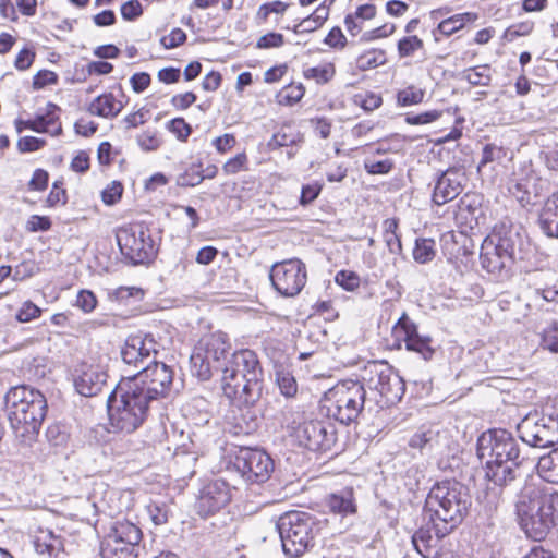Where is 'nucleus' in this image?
<instances>
[{
    "mask_svg": "<svg viewBox=\"0 0 558 558\" xmlns=\"http://www.w3.org/2000/svg\"><path fill=\"white\" fill-rule=\"evenodd\" d=\"M221 390L230 401L255 404L262 397L264 371L257 353L244 348L230 353L221 368Z\"/></svg>",
    "mask_w": 558,
    "mask_h": 558,
    "instance_id": "nucleus-1",
    "label": "nucleus"
},
{
    "mask_svg": "<svg viewBox=\"0 0 558 558\" xmlns=\"http://www.w3.org/2000/svg\"><path fill=\"white\" fill-rule=\"evenodd\" d=\"M9 422L20 444L31 446L36 441L47 414V400L36 389L27 386L13 387L7 393Z\"/></svg>",
    "mask_w": 558,
    "mask_h": 558,
    "instance_id": "nucleus-2",
    "label": "nucleus"
},
{
    "mask_svg": "<svg viewBox=\"0 0 558 558\" xmlns=\"http://www.w3.org/2000/svg\"><path fill=\"white\" fill-rule=\"evenodd\" d=\"M470 506L466 489L457 481L433 485L425 500V510L438 538L448 535L463 519Z\"/></svg>",
    "mask_w": 558,
    "mask_h": 558,
    "instance_id": "nucleus-3",
    "label": "nucleus"
},
{
    "mask_svg": "<svg viewBox=\"0 0 558 558\" xmlns=\"http://www.w3.org/2000/svg\"><path fill=\"white\" fill-rule=\"evenodd\" d=\"M148 400L134 381H122L108 398L109 424L113 432L131 434L145 422Z\"/></svg>",
    "mask_w": 558,
    "mask_h": 558,
    "instance_id": "nucleus-4",
    "label": "nucleus"
},
{
    "mask_svg": "<svg viewBox=\"0 0 558 558\" xmlns=\"http://www.w3.org/2000/svg\"><path fill=\"white\" fill-rule=\"evenodd\" d=\"M232 349L230 336L222 330L208 331L195 342L190 356L191 374L202 381L209 380L221 369Z\"/></svg>",
    "mask_w": 558,
    "mask_h": 558,
    "instance_id": "nucleus-5",
    "label": "nucleus"
},
{
    "mask_svg": "<svg viewBox=\"0 0 558 558\" xmlns=\"http://www.w3.org/2000/svg\"><path fill=\"white\" fill-rule=\"evenodd\" d=\"M366 391L357 380H340L329 388L320 400L326 415L342 424L356 421L364 409Z\"/></svg>",
    "mask_w": 558,
    "mask_h": 558,
    "instance_id": "nucleus-6",
    "label": "nucleus"
},
{
    "mask_svg": "<svg viewBox=\"0 0 558 558\" xmlns=\"http://www.w3.org/2000/svg\"><path fill=\"white\" fill-rule=\"evenodd\" d=\"M122 256L133 265L150 264L158 254L159 243L144 221H130L114 229Z\"/></svg>",
    "mask_w": 558,
    "mask_h": 558,
    "instance_id": "nucleus-7",
    "label": "nucleus"
},
{
    "mask_svg": "<svg viewBox=\"0 0 558 558\" xmlns=\"http://www.w3.org/2000/svg\"><path fill=\"white\" fill-rule=\"evenodd\" d=\"M514 258L512 225L508 221L496 223L481 246L482 267L488 272H500Z\"/></svg>",
    "mask_w": 558,
    "mask_h": 558,
    "instance_id": "nucleus-8",
    "label": "nucleus"
},
{
    "mask_svg": "<svg viewBox=\"0 0 558 558\" xmlns=\"http://www.w3.org/2000/svg\"><path fill=\"white\" fill-rule=\"evenodd\" d=\"M517 514L519 524L529 538L535 542L546 538L547 527L543 521L541 486L532 483L523 486L517 502Z\"/></svg>",
    "mask_w": 558,
    "mask_h": 558,
    "instance_id": "nucleus-9",
    "label": "nucleus"
},
{
    "mask_svg": "<svg viewBox=\"0 0 558 558\" xmlns=\"http://www.w3.org/2000/svg\"><path fill=\"white\" fill-rule=\"evenodd\" d=\"M312 517L305 512L286 513L279 520L278 529L286 555L302 556L313 542Z\"/></svg>",
    "mask_w": 558,
    "mask_h": 558,
    "instance_id": "nucleus-10",
    "label": "nucleus"
},
{
    "mask_svg": "<svg viewBox=\"0 0 558 558\" xmlns=\"http://www.w3.org/2000/svg\"><path fill=\"white\" fill-rule=\"evenodd\" d=\"M391 337L395 350L404 348L408 352L415 353L425 361H430L435 355L433 338L420 333L417 324L405 312L393 324Z\"/></svg>",
    "mask_w": 558,
    "mask_h": 558,
    "instance_id": "nucleus-11",
    "label": "nucleus"
},
{
    "mask_svg": "<svg viewBox=\"0 0 558 558\" xmlns=\"http://www.w3.org/2000/svg\"><path fill=\"white\" fill-rule=\"evenodd\" d=\"M269 279L271 287L279 295L294 298L307 283V267L298 257L276 262L270 267Z\"/></svg>",
    "mask_w": 558,
    "mask_h": 558,
    "instance_id": "nucleus-12",
    "label": "nucleus"
},
{
    "mask_svg": "<svg viewBox=\"0 0 558 558\" xmlns=\"http://www.w3.org/2000/svg\"><path fill=\"white\" fill-rule=\"evenodd\" d=\"M230 463L242 478L251 484H262L270 478L275 464L264 450L240 447L231 457Z\"/></svg>",
    "mask_w": 558,
    "mask_h": 558,
    "instance_id": "nucleus-13",
    "label": "nucleus"
},
{
    "mask_svg": "<svg viewBox=\"0 0 558 558\" xmlns=\"http://www.w3.org/2000/svg\"><path fill=\"white\" fill-rule=\"evenodd\" d=\"M294 437L301 447L314 452H331L338 447L337 428L325 420L303 421L296 426Z\"/></svg>",
    "mask_w": 558,
    "mask_h": 558,
    "instance_id": "nucleus-14",
    "label": "nucleus"
},
{
    "mask_svg": "<svg viewBox=\"0 0 558 558\" xmlns=\"http://www.w3.org/2000/svg\"><path fill=\"white\" fill-rule=\"evenodd\" d=\"M365 372L369 375L364 378L368 381L371 388L376 390L385 407L397 404L405 392V381L403 378L387 363H372Z\"/></svg>",
    "mask_w": 558,
    "mask_h": 558,
    "instance_id": "nucleus-15",
    "label": "nucleus"
},
{
    "mask_svg": "<svg viewBox=\"0 0 558 558\" xmlns=\"http://www.w3.org/2000/svg\"><path fill=\"white\" fill-rule=\"evenodd\" d=\"M477 454L490 463L514 462L519 458L515 439L506 429H489L477 439Z\"/></svg>",
    "mask_w": 558,
    "mask_h": 558,
    "instance_id": "nucleus-16",
    "label": "nucleus"
},
{
    "mask_svg": "<svg viewBox=\"0 0 558 558\" xmlns=\"http://www.w3.org/2000/svg\"><path fill=\"white\" fill-rule=\"evenodd\" d=\"M232 499V487L222 478L205 482L199 488L194 504L195 513L207 519L220 512Z\"/></svg>",
    "mask_w": 558,
    "mask_h": 558,
    "instance_id": "nucleus-17",
    "label": "nucleus"
},
{
    "mask_svg": "<svg viewBox=\"0 0 558 558\" xmlns=\"http://www.w3.org/2000/svg\"><path fill=\"white\" fill-rule=\"evenodd\" d=\"M128 381L136 383L149 401L165 397L169 392L173 381V371L162 362H154Z\"/></svg>",
    "mask_w": 558,
    "mask_h": 558,
    "instance_id": "nucleus-18",
    "label": "nucleus"
},
{
    "mask_svg": "<svg viewBox=\"0 0 558 558\" xmlns=\"http://www.w3.org/2000/svg\"><path fill=\"white\" fill-rule=\"evenodd\" d=\"M107 380V373L99 356H88L74 368L73 383L76 391L85 397L98 395Z\"/></svg>",
    "mask_w": 558,
    "mask_h": 558,
    "instance_id": "nucleus-19",
    "label": "nucleus"
},
{
    "mask_svg": "<svg viewBox=\"0 0 558 558\" xmlns=\"http://www.w3.org/2000/svg\"><path fill=\"white\" fill-rule=\"evenodd\" d=\"M468 181L464 166H452L441 172L435 182L432 201L442 206L456 199L464 190Z\"/></svg>",
    "mask_w": 558,
    "mask_h": 558,
    "instance_id": "nucleus-20",
    "label": "nucleus"
},
{
    "mask_svg": "<svg viewBox=\"0 0 558 558\" xmlns=\"http://www.w3.org/2000/svg\"><path fill=\"white\" fill-rule=\"evenodd\" d=\"M156 342L151 335H131L126 338L121 350L122 360L130 365H137L138 362L156 352Z\"/></svg>",
    "mask_w": 558,
    "mask_h": 558,
    "instance_id": "nucleus-21",
    "label": "nucleus"
},
{
    "mask_svg": "<svg viewBox=\"0 0 558 558\" xmlns=\"http://www.w3.org/2000/svg\"><path fill=\"white\" fill-rule=\"evenodd\" d=\"M126 102L121 97L112 92H104L95 97L87 106L89 114L99 117L106 120L116 119L125 108Z\"/></svg>",
    "mask_w": 558,
    "mask_h": 558,
    "instance_id": "nucleus-22",
    "label": "nucleus"
},
{
    "mask_svg": "<svg viewBox=\"0 0 558 558\" xmlns=\"http://www.w3.org/2000/svg\"><path fill=\"white\" fill-rule=\"evenodd\" d=\"M33 545L36 553L46 558H59L64 551L63 537L49 527L36 529L33 535Z\"/></svg>",
    "mask_w": 558,
    "mask_h": 558,
    "instance_id": "nucleus-23",
    "label": "nucleus"
},
{
    "mask_svg": "<svg viewBox=\"0 0 558 558\" xmlns=\"http://www.w3.org/2000/svg\"><path fill=\"white\" fill-rule=\"evenodd\" d=\"M61 108L54 102H47L43 113L34 117L35 132L46 133L52 137L62 135L63 128L60 118Z\"/></svg>",
    "mask_w": 558,
    "mask_h": 558,
    "instance_id": "nucleus-24",
    "label": "nucleus"
},
{
    "mask_svg": "<svg viewBox=\"0 0 558 558\" xmlns=\"http://www.w3.org/2000/svg\"><path fill=\"white\" fill-rule=\"evenodd\" d=\"M235 409L231 410V421L234 434H253L258 426L257 416L252 407L254 404L241 403L239 401L231 402Z\"/></svg>",
    "mask_w": 558,
    "mask_h": 558,
    "instance_id": "nucleus-25",
    "label": "nucleus"
},
{
    "mask_svg": "<svg viewBox=\"0 0 558 558\" xmlns=\"http://www.w3.org/2000/svg\"><path fill=\"white\" fill-rule=\"evenodd\" d=\"M302 77L317 86L329 85L337 76V65L333 61L323 60L316 64L303 63Z\"/></svg>",
    "mask_w": 558,
    "mask_h": 558,
    "instance_id": "nucleus-26",
    "label": "nucleus"
},
{
    "mask_svg": "<svg viewBox=\"0 0 558 558\" xmlns=\"http://www.w3.org/2000/svg\"><path fill=\"white\" fill-rule=\"evenodd\" d=\"M539 179L534 173H527L519 178L510 189L512 195L522 206H529L535 203L539 196Z\"/></svg>",
    "mask_w": 558,
    "mask_h": 558,
    "instance_id": "nucleus-27",
    "label": "nucleus"
},
{
    "mask_svg": "<svg viewBox=\"0 0 558 558\" xmlns=\"http://www.w3.org/2000/svg\"><path fill=\"white\" fill-rule=\"evenodd\" d=\"M477 19L478 15L475 12H463L441 20L433 31L435 41H439L437 34L444 37H450L463 29L468 24H473Z\"/></svg>",
    "mask_w": 558,
    "mask_h": 558,
    "instance_id": "nucleus-28",
    "label": "nucleus"
},
{
    "mask_svg": "<svg viewBox=\"0 0 558 558\" xmlns=\"http://www.w3.org/2000/svg\"><path fill=\"white\" fill-rule=\"evenodd\" d=\"M538 225L547 236L558 238V190L545 201Z\"/></svg>",
    "mask_w": 558,
    "mask_h": 558,
    "instance_id": "nucleus-29",
    "label": "nucleus"
},
{
    "mask_svg": "<svg viewBox=\"0 0 558 558\" xmlns=\"http://www.w3.org/2000/svg\"><path fill=\"white\" fill-rule=\"evenodd\" d=\"M136 547L137 544L124 543L106 534L101 542L100 555L101 558H137Z\"/></svg>",
    "mask_w": 558,
    "mask_h": 558,
    "instance_id": "nucleus-30",
    "label": "nucleus"
},
{
    "mask_svg": "<svg viewBox=\"0 0 558 558\" xmlns=\"http://www.w3.org/2000/svg\"><path fill=\"white\" fill-rule=\"evenodd\" d=\"M327 1L328 0H324L311 14L296 23L292 27V32L295 35H304L322 28L329 19V5H327Z\"/></svg>",
    "mask_w": 558,
    "mask_h": 558,
    "instance_id": "nucleus-31",
    "label": "nucleus"
},
{
    "mask_svg": "<svg viewBox=\"0 0 558 558\" xmlns=\"http://www.w3.org/2000/svg\"><path fill=\"white\" fill-rule=\"evenodd\" d=\"M513 465H518L514 461L512 462H498L489 461L485 462V477L495 486H505L514 480L515 474Z\"/></svg>",
    "mask_w": 558,
    "mask_h": 558,
    "instance_id": "nucleus-32",
    "label": "nucleus"
},
{
    "mask_svg": "<svg viewBox=\"0 0 558 558\" xmlns=\"http://www.w3.org/2000/svg\"><path fill=\"white\" fill-rule=\"evenodd\" d=\"M326 506L328 507L329 512L333 514H339L341 517L354 514L356 512V504L353 490L350 488L328 495L326 498Z\"/></svg>",
    "mask_w": 558,
    "mask_h": 558,
    "instance_id": "nucleus-33",
    "label": "nucleus"
},
{
    "mask_svg": "<svg viewBox=\"0 0 558 558\" xmlns=\"http://www.w3.org/2000/svg\"><path fill=\"white\" fill-rule=\"evenodd\" d=\"M518 432L521 439L532 447L545 448L553 444V440L546 436L545 426L532 423L529 420L519 424Z\"/></svg>",
    "mask_w": 558,
    "mask_h": 558,
    "instance_id": "nucleus-34",
    "label": "nucleus"
},
{
    "mask_svg": "<svg viewBox=\"0 0 558 558\" xmlns=\"http://www.w3.org/2000/svg\"><path fill=\"white\" fill-rule=\"evenodd\" d=\"M426 88L417 84H408L397 89L396 106L400 108L420 106L425 101Z\"/></svg>",
    "mask_w": 558,
    "mask_h": 558,
    "instance_id": "nucleus-35",
    "label": "nucleus"
},
{
    "mask_svg": "<svg viewBox=\"0 0 558 558\" xmlns=\"http://www.w3.org/2000/svg\"><path fill=\"white\" fill-rule=\"evenodd\" d=\"M543 521L546 523L547 535L558 525V492L541 486Z\"/></svg>",
    "mask_w": 558,
    "mask_h": 558,
    "instance_id": "nucleus-36",
    "label": "nucleus"
},
{
    "mask_svg": "<svg viewBox=\"0 0 558 558\" xmlns=\"http://www.w3.org/2000/svg\"><path fill=\"white\" fill-rule=\"evenodd\" d=\"M306 94V87L302 82L291 81L282 86L275 95L277 105L293 107L302 101Z\"/></svg>",
    "mask_w": 558,
    "mask_h": 558,
    "instance_id": "nucleus-37",
    "label": "nucleus"
},
{
    "mask_svg": "<svg viewBox=\"0 0 558 558\" xmlns=\"http://www.w3.org/2000/svg\"><path fill=\"white\" fill-rule=\"evenodd\" d=\"M387 63L386 50L368 48L359 53L354 60L355 68L361 72L377 69Z\"/></svg>",
    "mask_w": 558,
    "mask_h": 558,
    "instance_id": "nucleus-38",
    "label": "nucleus"
},
{
    "mask_svg": "<svg viewBox=\"0 0 558 558\" xmlns=\"http://www.w3.org/2000/svg\"><path fill=\"white\" fill-rule=\"evenodd\" d=\"M107 535H112L117 539L124 541V543L131 542L137 545L143 536L141 529L125 519L113 522Z\"/></svg>",
    "mask_w": 558,
    "mask_h": 558,
    "instance_id": "nucleus-39",
    "label": "nucleus"
},
{
    "mask_svg": "<svg viewBox=\"0 0 558 558\" xmlns=\"http://www.w3.org/2000/svg\"><path fill=\"white\" fill-rule=\"evenodd\" d=\"M383 240L391 254L400 255L402 253L398 218H387L383 221Z\"/></svg>",
    "mask_w": 558,
    "mask_h": 558,
    "instance_id": "nucleus-40",
    "label": "nucleus"
},
{
    "mask_svg": "<svg viewBox=\"0 0 558 558\" xmlns=\"http://www.w3.org/2000/svg\"><path fill=\"white\" fill-rule=\"evenodd\" d=\"M537 472L544 481L558 485V447L539 459Z\"/></svg>",
    "mask_w": 558,
    "mask_h": 558,
    "instance_id": "nucleus-41",
    "label": "nucleus"
},
{
    "mask_svg": "<svg viewBox=\"0 0 558 558\" xmlns=\"http://www.w3.org/2000/svg\"><path fill=\"white\" fill-rule=\"evenodd\" d=\"M451 112L453 114H457L459 112V108L458 107L447 108L445 110L430 109V110H426V111H423L420 113L408 112L404 114V122L408 125L432 124V123L438 121L444 116V113H451Z\"/></svg>",
    "mask_w": 558,
    "mask_h": 558,
    "instance_id": "nucleus-42",
    "label": "nucleus"
},
{
    "mask_svg": "<svg viewBox=\"0 0 558 558\" xmlns=\"http://www.w3.org/2000/svg\"><path fill=\"white\" fill-rule=\"evenodd\" d=\"M399 59L413 58L416 53L425 51V43L417 35H404L396 44Z\"/></svg>",
    "mask_w": 558,
    "mask_h": 558,
    "instance_id": "nucleus-43",
    "label": "nucleus"
},
{
    "mask_svg": "<svg viewBox=\"0 0 558 558\" xmlns=\"http://www.w3.org/2000/svg\"><path fill=\"white\" fill-rule=\"evenodd\" d=\"M145 296V290L140 287L121 286L108 293V299L120 305H129L131 301L141 302Z\"/></svg>",
    "mask_w": 558,
    "mask_h": 558,
    "instance_id": "nucleus-44",
    "label": "nucleus"
},
{
    "mask_svg": "<svg viewBox=\"0 0 558 558\" xmlns=\"http://www.w3.org/2000/svg\"><path fill=\"white\" fill-rule=\"evenodd\" d=\"M290 8V3L282 0H274L260 4L256 11L255 20L259 25L266 24L271 14L277 17H283Z\"/></svg>",
    "mask_w": 558,
    "mask_h": 558,
    "instance_id": "nucleus-45",
    "label": "nucleus"
},
{
    "mask_svg": "<svg viewBox=\"0 0 558 558\" xmlns=\"http://www.w3.org/2000/svg\"><path fill=\"white\" fill-rule=\"evenodd\" d=\"M412 255L416 263L426 264L432 262L436 256L435 240L430 238L416 239Z\"/></svg>",
    "mask_w": 558,
    "mask_h": 558,
    "instance_id": "nucleus-46",
    "label": "nucleus"
},
{
    "mask_svg": "<svg viewBox=\"0 0 558 558\" xmlns=\"http://www.w3.org/2000/svg\"><path fill=\"white\" fill-rule=\"evenodd\" d=\"M352 104L366 112H372L383 106V96L374 90L356 93L351 98Z\"/></svg>",
    "mask_w": 558,
    "mask_h": 558,
    "instance_id": "nucleus-47",
    "label": "nucleus"
},
{
    "mask_svg": "<svg viewBox=\"0 0 558 558\" xmlns=\"http://www.w3.org/2000/svg\"><path fill=\"white\" fill-rule=\"evenodd\" d=\"M69 202L68 190L65 189L63 178L53 181L51 189L45 199V207L57 208L63 207Z\"/></svg>",
    "mask_w": 558,
    "mask_h": 558,
    "instance_id": "nucleus-48",
    "label": "nucleus"
},
{
    "mask_svg": "<svg viewBox=\"0 0 558 558\" xmlns=\"http://www.w3.org/2000/svg\"><path fill=\"white\" fill-rule=\"evenodd\" d=\"M222 173L227 177L236 175L250 170V158L245 150L236 153L228 158L221 167Z\"/></svg>",
    "mask_w": 558,
    "mask_h": 558,
    "instance_id": "nucleus-49",
    "label": "nucleus"
},
{
    "mask_svg": "<svg viewBox=\"0 0 558 558\" xmlns=\"http://www.w3.org/2000/svg\"><path fill=\"white\" fill-rule=\"evenodd\" d=\"M463 78L473 86H488L492 81L490 66L480 64L463 71Z\"/></svg>",
    "mask_w": 558,
    "mask_h": 558,
    "instance_id": "nucleus-50",
    "label": "nucleus"
},
{
    "mask_svg": "<svg viewBox=\"0 0 558 558\" xmlns=\"http://www.w3.org/2000/svg\"><path fill=\"white\" fill-rule=\"evenodd\" d=\"M434 538L430 530L420 527L412 536V543L416 551L424 558H429L434 549Z\"/></svg>",
    "mask_w": 558,
    "mask_h": 558,
    "instance_id": "nucleus-51",
    "label": "nucleus"
},
{
    "mask_svg": "<svg viewBox=\"0 0 558 558\" xmlns=\"http://www.w3.org/2000/svg\"><path fill=\"white\" fill-rule=\"evenodd\" d=\"M162 143L161 135L154 129H146L136 135V144L144 153L157 151Z\"/></svg>",
    "mask_w": 558,
    "mask_h": 558,
    "instance_id": "nucleus-52",
    "label": "nucleus"
},
{
    "mask_svg": "<svg viewBox=\"0 0 558 558\" xmlns=\"http://www.w3.org/2000/svg\"><path fill=\"white\" fill-rule=\"evenodd\" d=\"M276 383L282 396L286 398H294L298 393V383L292 372L286 368L276 371Z\"/></svg>",
    "mask_w": 558,
    "mask_h": 558,
    "instance_id": "nucleus-53",
    "label": "nucleus"
},
{
    "mask_svg": "<svg viewBox=\"0 0 558 558\" xmlns=\"http://www.w3.org/2000/svg\"><path fill=\"white\" fill-rule=\"evenodd\" d=\"M301 141L300 133L291 125L281 126L271 137L269 145L274 148L292 146Z\"/></svg>",
    "mask_w": 558,
    "mask_h": 558,
    "instance_id": "nucleus-54",
    "label": "nucleus"
},
{
    "mask_svg": "<svg viewBox=\"0 0 558 558\" xmlns=\"http://www.w3.org/2000/svg\"><path fill=\"white\" fill-rule=\"evenodd\" d=\"M150 119V109L142 106L128 112L121 120L125 131L134 130L146 124Z\"/></svg>",
    "mask_w": 558,
    "mask_h": 558,
    "instance_id": "nucleus-55",
    "label": "nucleus"
},
{
    "mask_svg": "<svg viewBox=\"0 0 558 558\" xmlns=\"http://www.w3.org/2000/svg\"><path fill=\"white\" fill-rule=\"evenodd\" d=\"M539 347L551 353H558V320H551L539 333Z\"/></svg>",
    "mask_w": 558,
    "mask_h": 558,
    "instance_id": "nucleus-56",
    "label": "nucleus"
},
{
    "mask_svg": "<svg viewBox=\"0 0 558 558\" xmlns=\"http://www.w3.org/2000/svg\"><path fill=\"white\" fill-rule=\"evenodd\" d=\"M166 129L181 143H186L193 132L191 124L183 117H175L169 120L166 123Z\"/></svg>",
    "mask_w": 558,
    "mask_h": 558,
    "instance_id": "nucleus-57",
    "label": "nucleus"
},
{
    "mask_svg": "<svg viewBox=\"0 0 558 558\" xmlns=\"http://www.w3.org/2000/svg\"><path fill=\"white\" fill-rule=\"evenodd\" d=\"M534 22L530 20L513 23L505 29L502 38L511 43L518 37H525L531 35L534 31Z\"/></svg>",
    "mask_w": 558,
    "mask_h": 558,
    "instance_id": "nucleus-58",
    "label": "nucleus"
},
{
    "mask_svg": "<svg viewBox=\"0 0 558 558\" xmlns=\"http://www.w3.org/2000/svg\"><path fill=\"white\" fill-rule=\"evenodd\" d=\"M312 310L314 315L322 317L326 322H335L339 318V311L330 299H318L313 304Z\"/></svg>",
    "mask_w": 558,
    "mask_h": 558,
    "instance_id": "nucleus-59",
    "label": "nucleus"
},
{
    "mask_svg": "<svg viewBox=\"0 0 558 558\" xmlns=\"http://www.w3.org/2000/svg\"><path fill=\"white\" fill-rule=\"evenodd\" d=\"M335 282L348 292H354L361 287V277L353 270L342 269L335 276Z\"/></svg>",
    "mask_w": 558,
    "mask_h": 558,
    "instance_id": "nucleus-60",
    "label": "nucleus"
},
{
    "mask_svg": "<svg viewBox=\"0 0 558 558\" xmlns=\"http://www.w3.org/2000/svg\"><path fill=\"white\" fill-rule=\"evenodd\" d=\"M286 45L283 34L279 32H267L259 36L255 43V48L258 50L279 49Z\"/></svg>",
    "mask_w": 558,
    "mask_h": 558,
    "instance_id": "nucleus-61",
    "label": "nucleus"
},
{
    "mask_svg": "<svg viewBox=\"0 0 558 558\" xmlns=\"http://www.w3.org/2000/svg\"><path fill=\"white\" fill-rule=\"evenodd\" d=\"M323 43L335 51H342L348 46V38L339 26H333L329 29Z\"/></svg>",
    "mask_w": 558,
    "mask_h": 558,
    "instance_id": "nucleus-62",
    "label": "nucleus"
},
{
    "mask_svg": "<svg viewBox=\"0 0 558 558\" xmlns=\"http://www.w3.org/2000/svg\"><path fill=\"white\" fill-rule=\"evenodd\" d=\"M186 40V33L180 27H174L170 31L169 34L162 36L159 43L163 49L170 50L184 45Z\"/></svg>",
    "mask_w": 558,
    "mask_h": 558,
    "instance_id": "nucleus-63",
    "label": "nucleus"
},
{
    "mask_svg": "<svg viewBox=\"0 0 558 558\" xmlns=\"http://www.w3.org/2000/svg\"><path fill=\"white\" fill-rule=\"evenodd\" d=\"M43 314L41 308L36 305L33 301L27 300L22 303L21 307L16 312L15 319L19 323H29L39 318Z\"/></svg>",
    "mask_w": 558,
    "mask_h": 558,
    "instance_id": "nucleus-64",
    "label": "nucleus"
}]
</instances>
